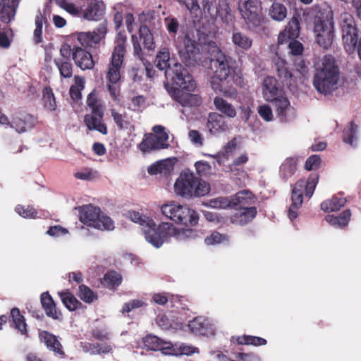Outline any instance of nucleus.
<instances>
[{
    "instance_id": "23",
    "label": "nucleus",
    "mask_w": 361,
    "mask_h": 361,
    "mask_svg": "<svg viewBox=\"0 0 361 361\" xmlns=\"http://www.w3.org/2000/svg\"><path fill=\"white\" fill-rule=\"evenodd\" d=\"M35 123V118L31 115H23L22 116H17L13 118L12 121H8L6 125L9 126L11 128L18 133H25L31 129Z\"/></svg>"
},
{
    "instance_id": "10",
    "label": "nucleus",
    "mask_w": 361,
    "mask_h": 361,
    "mask_svg": "<svg viewBox=\"0 0 361 361\" xmlns=\"http://www.w3.org/2000/svg\"><path fill=\"white\" fill-rule=\"evenodd\" d=\"M340 25L344 48L348 54L357 50L361 60V37L358 39V30L353 16L349 13H343L340 16Z\"/></svg>"
},
{
    "instance_id": "30",
    "label": "nucleus",
    "mask_w": 361,
    "mask_h": 361,
    "mask_svg": "<svg viewBox=\"0 0 361 361\" xmlns=\"http://www.w3.org/2000/svg\"><path fill=\"white\" fill-rule=\"evenodd\" d=\"M167 350V348H165ZM199 353L198 348L185 343L172 344L170 342V346L166 351L167 355L180 356L190 355L193 353Z\"/></svg>"
},
{
    "instance_id": "18",
    "label": "nucleus",
    "mask_w": 361,
    "mask_h": 361,
    "mask_svg": "<svg viewBox=\"0 0 361 361\" xmlns=\"http://www.w3.org/2000/svg\"><path fill=\"white\" fill-rule=\"evenodd\" d=\"M300 23L295 17H293L286 26L284 30L281 32L278 37V43L279 45L287 44L292 39L297 38L299 36Z\"/></svg>"
},
{
    "instance_id": "60",
    "label": "nucleus",
    "mask_w": 361,
    "mask_h": 361,
    "mask_svg": "<svg viewBox=\"0 0 361 361\" xmlns=\"http://www.w3.org/2000/svg\"><path fill=\"white\" fill-rule=\"evenodd\" d=\"M258 114L260 117L265 121H271L273 120L274 115L272 110L268 105H261L258 107Z\"/></svg>"
},
{
    "instance_id": "50",
    "label": "nucleus",
    "mask_w": 361,
    "mask_h": 361,
    "mask_svg": "<svg viewBox=\"0 0 361 361\" xmlns=\"http://www.w3.org/2000/svg\"><path fill=\"white\" fill-rule=\"evenodd\" d=\"M83 350L90 354L108 353L111 350V347L108 344L92 345L86 343L83 345Z\"/></svg>"
},
{
    "instance_id": "7",
    "label": "nucleus",
    "mask_w": 361,
    "mask_h": 361,
    "mask_svg": "<svg viewBox=\"0 0 361 361\" xmlns=\"http://www.w3.org/2000/svg\"><path fill=\"white\" fill-rule=\"evenodd\" d=\"M316 42L323 49H329L334 37L333 13L331 8L324 6L317 9L314 20Z\"/></svg>"
},
{
    "instance_id": "27",
    "label": "nucleus",
    "mask_w": 361,
    "mask_h": 361,
    "mask_svg": "<svg viewBox=\"0 0 361 361\" xmlns=\"http://www.w3.org/2000/svg\"><path fill=\"white\" fill-rule=\"evenodd\" d=\"M358 133V126L352 121L343 130V141L353 147H356L357 146Z\"/></svg>"
},
{
    "instance_id": "12",
    "label": "nucleus",
    "mask_w": 361,
    "mask_h": 361,
    "mask_svg": "<svg viewBox=\"0 0 361 361\" xmlns=\"http://www.w3.org/2000/svg\"><path fill=\"white\" fill-rule=\"evenodd\" d=\"M126 52V37L118 38L111 52L107 68L106 78L111 85H116L121 80V73L124 67Z\"/></svg>"
},
{
    "instance_id": "20",
    "label": "nucleus",
    "mask_w": 361,
    "mask_h": 361,
    "mask_svg": "<svg viewBox=\"0 0 361 361\" xmlns=\"http://www.w3.org/2000/svg\"><path fill=\"white\" fill-rule=\"evenodd\" d=\"M176 158H168L156 161L151 164L147 172L150 175H167L173 171Z\"/></svg>"
},
{
    "instance_id": "8",
    "label": "nucleus",
    "mask_w": 361,
    "mask_h": 361,
    "mask_svg": "<svg viewBox=\"0 0 361 361\" xmlns=\"http://www.w3.org/2000/svg\"><path fill=\"white\" fill-rule=\"evenodd\" d=\"M160 212L166 218L178 224L192 227L198 224L199 216L194 209L175 201L161 205Z\"/></svg>"
},
{
    "instance_id": "4",
    "label": "nucleus",
    "mask_w": 361,
    "mask_h": 361,
    "mask_svg": "<svg viewBox=\"0 0 361 361\" xmlns=\"http://www.w3.org/2000/svg\"><path fill=\"white\" fill-rule=\"evenodd\" d=\"M107 32L106 27L100 25L93 32L77 33V40L80 44L73 45V60L81 70H91L94 66L92 54L87 48H96Z\"/></svg>"
},
{
    "instance_id": "45",
    "label": "nucleus",
    "mask_w": 361,
    "mask_h": 361,
    "mask_svg": "<svg viewBox=\"0 0 361 361\" xmlns=\"http://www.w3.org/2000/svg\"><path fill=\"white\" fill-rule=\"evenodd\" d=\"M122 276L120 274L111 271L106 273L104 276L102 283L109 288L118 286L121 283Z\"/></svg>"
},
{
    "instance_id": "49",
    "label": "nucleus",
    "mask_w": 361,
    "mask_h": 361,
    "mask_svg": "<svg viewBox=\"0 0 361 361\" xmlns=\"http://www.w3.org/2000/svg\"><path fill=\"white\" fill-rule=\"evenodd\" d=\"M236 341L240 345H252L255 346L264 345L267 341L261 337L244 335L237 338Z\"/></svg>"
},
{
    "instance_id": "44",
    "label": "nucleus",
    "mask_w": 361,
    "mask_h": 361,
    "mask_svg": "<svg viewBox=\"0 0 361 361\" xmlns=\"http://www.w3.org/2000/svg\"><path fill=\"white\" fill-rule=\"evenodd\" d=\"M286 14V8L282 4L274 2L269 8V16L275 20H283Z\"/></svg>"
},
{
    "instance_id": "34",
    "label": "nucleus",
    "mask_w": 361,
    "mask_h": 361,
    "mask_svg": "<svg viewBox=\"0 0 361 361\" xmlns=\"http://www.w3.org/2000/svg\"><path fill=\"white\" fill-rule=\"evenodd\" d=\"M231 41L236 49L243 51L249 50L252 45V38L241 32H233Z\"/></svg>"
},
{
    "instance_id": "9",
    "label": "nucleus",
    "mask_w": 361,
    "mask_h": 361,
    "mask_svg": "<svg viewBox=\"0 0 361 361\" xmlns=\"http://www.w3.org/2000/svg\"><path fill=\"white\" fill-rule=\"evenodd\" d=\"M79 212V219L85 225L101 231H113L114 221L101 212L99 207L86 204L75 208Z\"/></svg>"
},
{
    "instance_id": "21",
    "label": "nucleus",
    "mask_w": 361,
    "mask_h": 361,
    "mask_svg": "<svg viewBox=\"0 0 361 361\" xmlns=\"http://www.w3.org/2000/svg\"><path fill=\"white\" fill-rule=\"evenodd\" d=\"M257 214V209L255 207H239L231 217L233 224L243 226L251 221Z\"/></svg>"
},
{
    "instance_id": "61",
    "label": "nucleus",
    "mask_w": 361,
    "mask_h": 361,
    "mask_svg": "<svg viewBox=\"0 0 361 361\" xmlns=\"http://www.w3.org/2000/svg\"><path fill=\"white\" fill-rule=\"evenodd\" d=\"M262 87V90H279L278 81L272 76H267L264 79Z\"/></svg>"
},
{
    "instance_id": "52",
    "label": "nucleus",
    "mask_w": 361,
    "mask_h": 361,
    "mask_svg": "<svg viewBox=\"0 0 361 361\" xmlns=\"http://www.w3.org/2000/svg\"><path fill=\"white\" fill-rule=\"evenodd\" d=\"M78 296L83 302L87 303H92L97 298V295L85 285L79 286Z\"/></svg>"
},
{
    "instance_id": "37",
    "label": "nucleus",
    "mask_w": 361,
    "mask_h": 361,
    "mask_svg": "<svg viewBox=\"0 0 361 361\" xmlns=\"http://www.w3.org/2000/svg\"><path fill=\"white\" fill-rule=\"evenodd\" d=\"M346 204V200L343 197H333L331 199L324 201L321 204L322 210L326 212H333L338 211Z\"/></svg>"
},
{
    "instance_id": "58",
    "label": "nucleus",
    "mask_w": 361,
    "mask_h": 361,
    "mask_svg": "<svg viewBox=\"0 0 361 361\" xmlns=\"http://www.w3.org/2000/svg\"><path fill=\"white\" fill-rule=\"evenodd\" d=\"M197 173L200 176H207L212 173V168L211 165L205 161H198L195 164Z\"/></svg>"
},
{
    "instance_id": "17",
    "label": "nucleus",
    "mask_w": 361,
    "mask_h": 361,
    "mask_svg": "<svg viewBox=\"0 0 361 361\" xmlns=\"http://www.w3.org/2000/svg\"><path fill=\"white\" fill-rule=\"evenodd\" d=\"M188 327L193 333L202 335L212 334L215 330L212 320L204 317H198L191 320Z\"/></svg>"
},
{
    "instance_id": "43",
    "label": "nucleus",
    "mask_w": 361,
    "mask_h": 361,
    "mask_svg": "<svg viewBox=\"0 0 361 361\" xmlns=\"http://www.w3.org/2000/svg\"><path fill=\"white\" fill-rule=\"evenodd\" d=\"M296 170V161L293 158L286 159L280 167V174L283 178L293 176Z\"/></svg>"
},
{
    "instance_id": "54",
    "label": "nucleus",
    "mask_w": 361,
    "mask_h": 361,
    "mask_svg": "<svg viewBox=\"0 0 361 361\" xmlns=\"http://www.w3.org/2000/svg\"><path fill=\"white\" fill-rule=\"evenodd\" d=\"M207 205L214 209H226L231 207V199L228 197H220L210 200Z\"/></svg>"
},
{
    "instance_id": "32",
    "label": "nucleus",
    "mask_w": 361,
    "mask_h": 361,
    "mask_svg": "<svg viewBox=\"0 0 361 361\" xmlns=\"http://www.w3.org/2000/svg\"><path fill=\"white\" fill-rule=\"evenodd\" d=\"M102 118L103 116H96L93 113L92 114H87L85 116V125L90 130H95L106 135L107 133V128L102 122Z\"/></svg>"
},
{
    "instance_id": "24",
    "label": "nucleus",
    "mask_w": 361,
    "mask_h": 361,
    "mask_svg": "<svg viewBox=\"0 0 361 361\" xmlns=\"http://www.w3.org/2000/svg\"><path fill=\"white\" fill-rule=\"evenodd\" d=\"M105 6L102 1L90 0L83 12V18L88 20H98L102 16Z\"/></svg>"
},
{
    "instance_id": "22",
    "label": "nucleus",
    "mask_w": 361,
    "mask_h": 361,
    "mask_svg": "<svg viewBox=\"0 0 361 361\" xmlns=\"http://www.w3.org/2000/svg\"><path fill=\"white\" fill-rule=\"evenodd\" d=\"M171 97L183 106H196L202 103L201 97L190 92H169Z\"/></svg>"
},
{
    "instance_id": "31",
    "label": "nucleus",
    "mask_w": 361,
    "mask_h": 361,
    "mask_svg": "<svg viewBox=\"0 0 361 361\" xmlns=\"http://www.w3.org/2000/svg\"><path fill=\"white\" fill-rule=\"evenodd\" d=\"M230 199L231 207H251L250 205L255 202L252 193L247 190L240 191L232 196Z\"/></svg>"
},
{
    "instance_id": "57",
    "label": "nucleus",
    "mask_w": 361,
    "mask_h": 361,
    "mask_svg": "<svg viewBox=\"0 0 361 361\" xmlns=\"http://www.w3.org/2000/svg\"><path fill=\"white\" fill-rule=\"evenodd\" d=\"M321 163V157L319 155H312L306 160L305 169L307 171L317 170L320 167Z\"/></svg>"
},
{
    "instance_id": "19",
    "label": "nucleus",
    "mask_w": 361,
    "mask_h": 361,
    "mask_svg": "<svg viewBox=\"0 0 361 361\" xmlns=\"http://www.w3.org/2000/svg\"><path fill=\"white\" fill-rule=\"evenodd\" d=\"M20 0H0V20L4 23H9L16 16V9Z\"/></svg>"
},
{
    "instance_id": "5",
    "label": "nucleus",
    "mask_w": 361,
    "mask_h": 361,
    "mask_svg": "<svg viewBox=\"0 0 361 361\" xmlns=\"http://www.w3.org/2000/svg\"><path fill=\"white\" fill-rule=\"evenodd\" d=\"M315 73L313 85L317 90H330L341 79V71L336 60L331 54H326L314 62Z\"/></svg>"
},
{
    "instance_id": "64",
    "label": "nucleus",
    "mask_w": 361,
    "mask_h": 361,
    "mask_svg": "<svg viewBox=\"0 0 361 361\" xmlns=\"http://www.w3.org/2000/svg\"><path fill=\"white\" fill-rule=\"evenodd\" d=\"M188 137L190 141L196 146L201 147L203 145L204 139L202 134L196 130H191L188 133Z\"/></svg>"
},
{
    "instance_id": "28",
    "label": "nucleus",
    "mask_w": 361,
    "mask_h": 361,
    "mask_svg": "<svg viewBox=\"0 0 361 361\" xmlns=\"http://www.w3.org/2000/svg\"><path fill=\"white\" fill-rule=\"evenodd\" d=\"M40 300L48 317L54 319H61V314L60 312L57 311L52 298L47 292H44L41 295Z\"/></svg>"
},
{
    "instance_id": "16",
    "label": "nucleus",
    "mask_w": 361,
    "mask_h": 361,
    "mask_svg": "<svg viewBox=\"0 0 361 361\" xmlns=\"http://www.w3.org/2000/svg\"><path fill=\"white\" fill-rule=\"evenodd\" d=\"M207 127L210 134L219 135L229 130V126L221 115L210 113L208 116Z\"/></svg>"
},
{
    "instance_id": "53",
    "label": "nucleus",
    "mask_w": 361,
    "mask_h": 361,
    "mask_svg": "<svg viewBox=\"0 0 361 361\" xmlns=\"http://www.w3.org/2000/svg\"><path fill=\"white\" fill-rule=\"evenodd\" d=\"M156 322L162 329H176L178 325L173 322V320L166 314H159L157 316Z\"/></svg>"
},
{
    "instance_id": "15",
    "label": "nucleus",
    "mask_w": 361,
    "mask_h": 361,
    "mask_svg": "<svg viewBox=\"0 0 361 361\" xmlns=\"http://www.w3.org/2000/svg\"><path fill=\"white\" fill-rule=\"evenodd\" d=\"M264 98L272 104L281 121L286 122L295 117L294 108L283 92H264Z\"/></svg>"
},
{
    "instance_id": "41",
    "label": "nucleus",
    "mask_w": 361,
    "mask_h": 361,
    "mask_svg": "<svg viewBox=\"0 0 361 361\" xmlns=\"http://www.w3.org/2000/svg\"><path fill=\"white\" fill-rule=\"evenodd\" d=\"M138 149L143 153L159 149L155 142V137L152 133H146L142 141L138 145Z\"/></svg>"
},
{
    "instance_id": "51",
    "label": "nucleus",
    "mask_w": 361,
    "mask_h": 361,
    "mask_svg": "<svg viewBox=\"0 0 361 361\" xmlns=\"http://www.w3.org/2000/svg\"><path fill=\"white\" fill-rule=\"evenodd\" d=\"M15 211L19 216L25 219H35L37 216L36 209L30 205L18 204L16 207Z\"/></svg>"
},
{
    "instance_id": "42",
    "label": "nucleus",
    "mask_w": 361,
    "mask_h": 361,
    "mask_svg": "<svg viewBox=\"0 0 361 361\" xmlns=\"http://www.w3.org/2000/svg\"><path fill=\"white\" fill-rule=\"evenodd\" d=\"M140 38L142 40L145 48L152 49L154 48V37L147 25H141L139 30Z\"/></svg>"
},
{
    "instance_id": "48",
    "label": "nucleus",
    "mask_w": 361,
    "mask_h": 361,
    "mask_svg": "<svg viewBox=\"0 0 361 361\" xmlns=\"http://www.w3.org/2000/svg\"><path fill=\"white\" fill-rule=\"evenodd\" d=\"M228 235L214 231L204 238V243L207 245H216L228 243Z\"/></svg>"
},
{
    "instance_id": "36",
    "label": "nucleus",
    "mask_w": 361,
    "mask_h": 361,
    "mask_svg": "<svg viewBox=\"0 0 361 361\" xmlns=\"http://www.w3.org/2000/svg\"><path fill=\"white\" fill-rule=\"evenodd\" d=\"M111 114L116 126L123 130H134L135 126L126 114H121L114 109H111Z\"/></svg>"
},
{
    "instance_id": "33",
    "label": "nucleus",
    "mask_w": 361,
    "mask_h": 361,
    "mask_svg": "<svg viewBox=\"0 0 361 361\" xmlns=\"http://www.w3.org/2000/svg\"><path fill=\"white\" fill-rule=\"evenodd\" d=\"M276 71L279 77L284 81L290 80L293 77L292 73L290 71L287 62L281 58L278 54H276L272 59Z\"/></svg>"
},
{
    "instance_id": "40",
    "label": "nucleus",
    "mask_w": 361,
    "mask_h": 361,
    "mask_svg": "<svg viewBox=\"0 0 361 361\" xmlns=\"http://www.w3.org/2000/svg\"><path fill=\"white\" fill-rule=\"evenodd\" d=\"M154 133L155 142L159 149L167 148L169 145L167 143L169 135L165 131V128L162 126H155L152 128Z\"/></svg>"
},
{
    "instance_id": "38",
    "label": "nucleus",
    "mask_w": 361,
    "mask_h": 361,
    "mask_svg": "<svg viewBox=\"0 0 361 361\" xmlns=\"http://www.w3.org/2000/svg\"><path fill=\"white\" fill-rule=\"evenodd\" d=\"M54 64L57 67L61 77L70 78L73 75V66L68 59H55Z\"/></svg>"
},
{
    "instance_id": "13",
    "label": "nucleus",
    "mask_w": 361,
    "mask_h": 361,
    "mask_svg": "<svg viewBox=\"0 0 361 361\" xmlns=\"http://www.w3.org/2000/svg\"><path fill=\"white\" fill-rule=\"evenodd\" d=\"M238 9L251 30L257 31L267 22L260 0H247L239 3Z\"/></svg>"
},
{
    "instance_id": "29",
    "label": "nucleus",
    "mask_w": 361,
    "mask_h": 361,
    "mask_svg": "<svg viewBox=\"0 0 361 361\" xmlns=\"http://www.w3.org/2000/svg\"><path fill=\"white\" fill-rule=\"evenodd\" d=\"M351 217V212L350 209H345L340 214L339 216L327 215L325 217V220L331 226L343 228L347 226L349 224Z\"/></svg>"
},
{
    "instance_id": "47",
    "label": "nucleus",
    "mask_w": 361,
    "mask_h": 361,
    "mask_svg": "<svg viewBox=\"0 0 361 361\" xmlns=\"http://www.w3.org/2000/svg\"><path fill=\"white\" fill-rule=\"evenodd\" d=\"M62 302L70 311L75 310L80 302L69 292L59 293Z\"/></svg>"
},
{
    "instance_id": "35",
    "label": "nucleus",
    "mask_w": 361,
    "mask_h": 361,
    "mask_svg": "<svg viewBox=\"0 0 361 361\" xmlns=\"http://www.w3.org/2000/svg\"><path fill=\"white\" fill-rule=\"evenodd\" d=\"M87 104L96 116H103L105 108L104 102L98 98L96 92H91L87 99Z\"/></svg>"
},
{
    "instance_id": "1",
    "label": "nucleus",
    "mask_w": 361,
    "mask_h": 361,
    "mask_svg": "<svg viewBox=\"0 0 361 361\" xmlns=\"http://www.w3.org/2000/svg\"><path fill=\"white\" fill-rule=\"evenodd\" d=\"M127 215L133 222L142 226L146 241L155 248L161 247L171 238L183 242L199 236L196 230L178 228L170 222H161L157 226L152 218L139 212L130 211Z\"/></svg>"
},
{
    "instance_id": "46",
    "label": "nucleus",
    "mask_w": 361,
    "mask_h": 361,
    "mask_svg": "<svg viewBox=\"0 0 361 361\" xmlns=\"http://www.w3.org/2000/svg\"><path fill=\"white\" fill-rule=\"evenodd\" d=\"M11 316L13 319L15 328L22 334L26 333V324L23 315L18 308H13L11 311Z\"/></svg>"
},
{
    "instance_id": "25",
    "label": "nucleus",
    "mask_w": 361,
    "mask_h": 361,
    "mask_svg": "<svg viewBox=\"0 0 361 361\" xmlns=\"http://www.w3.org/2000/svg\"><path fill=\"white\" fill-rule=\"evenodd\" d=\"M39 338L41 341L46 345L47 348L54 352L56 355H59L60 357H64L65 353L62 345L56 336L47 331H42L39 333Z\"/></svg>"
},
{
    "instance_id": "2",
    "label": "nucleus",
    "mask_w": 361,
    "mask_h": 361,
    "mask_svg": "<svg viewBox=\"0 0 361 361\" xmlns=\"http://www.w3.org/2000/svg\"><path fill=\"white\" fill-rule=\"evenodd\" d=\"M155 63L159 70H165L166 78L172 86L171 90H195L197 83L193 76L175 58L171 57L169 49L162 48L158 51Z\"/></svg>"
},
{
    "instance_id": "63",
    "label": "nucleus",
    "mask_w": 361,
    "mask_h": 361,
    "mask_svg": "<svg viewBox=\"0 0 361 361\" xmlns=\"http://www.w3.org/2000/svg\"><path fill=\"white\" fill-rule=\"evenodd\" d=\"M294 66L295 70L302 76L305 77L309 72V68L305 61L301 58L296 59L294 61Z\"/></svg>"
},
{
    "instance_id": "6",
    "label": "nucleus",
    "mask_w": 361,
    "mask_h": 361,
    "mask_svg": "<svg viewBox=\"0 0 361 361\" xmlns=\"http://www.w3.org/2000/svg\"><path fill=\"white\" fill-rule=\"evenodd\" d=\"M173 190L178 196L191 199L207 195L210 191V186L192 172L184 170L176 180Z\"/></svg>"
},
{
    "instance_id": "26",
    "label": "nucleus",
    "mask_w": 361,
    "mask_h": 361,
    "mask_svg": "<svg viewBox=\"0 0 361 361\" xmlns=\"http://www.w3.org/2000/svg\"><path fill=\"white\" fill-rule=\"evenodd\" d=\"M143 343L145 347L151 350H159L162 354L167 355L165 348H169L170 342L160 339L154 335H147L143 338Z\"/></svg>"
},
{
    "instance_id": "55",
    "label": "nucleus",
    "mask_w": 361,
    "mask_h": 361,
    "mask_svg": "<svg viewBox=\"0 0 361 361\" xmlns=\"http://www.w3.org/2000/svg\"><path fill=\"white\" fill-rule=\"evenodd\" d=\"M42 102L47 110L52 111L56 109V104L53 92H44L42 97Z\"/></svg>"
},
{
    "instance_id": "62",
    "label": "nucleus",
    "mask_w": 361,
    "mask_h": 361,
    "mask_svg": "<svg viewBox=\"0 0 361 361\" xmlns=\"http://www.w3.org/2000/svg\"><path fill=\"white\" fill-rule=\"evenodd\" d=\"M231 11L228 0H219L218 7L216 8V13L222 18L224 16L226 18Z\"/></svg>"
},
{
    "instance_id": "14",
    "label": "nucleus",
    "mask_w": 361,
    "mask_h": 361,
    "mask_svg": "<svg viewBox=\"0 0 361 361\" xmlns=\"http://www.w3.org/2000/svg\"><path fill=\"white\" fill-rule=\"evenodd\" d=\"M201 45L197 41L186 36L183 39V49L180 51L182 61L187 66H207L208 61L201 51L205 50V45Z\"/></svg>"
},
{
    "instance_id": "39",
    "label": "nucleus",
    "mask_w": 361,
    "mask_h": 361,
    "mask_svg": "<svg viewBox=\"0 0 361 361\" xmlns=\"http://www.w3.org/2000/svg\"><path fill=\"white\" fill-rule=\"evenodd\" d=\"M214 104L216 109L229 118H234L236 116L235 108L225 99L216 97L214 98Z\"/></svg>"
},
{
    "instance_id": "59",
    "label": "nucleus",
    "mask_w": 361,
    "mask_h": 361,
    "mask_svg": "<svg viewBox=\"0 0 361 361\" xmlns=\"http://www.w3.org/2000/svg\"><path fill=\"white\" fill-rule=\"evenodd\" d=\"M144 305H145V302L143 300L135 299L125 303L121 311L122 313L130 312L133 310L142 307Z\"/></svg>"
},
{
    "instance_id": "11",
    "label": "nucleus",
    "mask_w": 361,
    "mask_h": 361,
    "mask_svg": "<svg viewBox=\"0 0 361 361\" xmlns=\"http://www.w3.org/2000/svg\"><path fill=\"white\" fill-rule=\"evenodd\" d=\"M319 180V176L317 174L311 175L307 180H300L298 181L292 190L291 200L292 203L288 209V218L293 220L297 218L298 209L302 204V193L310 197L313 195L315 188Z\"/></svg>"
},
{
    "instance_id": "3",
    "label": "nucleus",
    "mask_w": 361,
    "mask_h": 361,
    "mask_svg": "<svg viewBox=\"0 0 361 361\" xmlns=\"http://www.w3.org/2000/svg\"><path fill=\"white\" fill-rule=\"evenodd\" d=\"M208 57L207 66L213 74L209 80L213 90H221V82L226 80L235 68V61L224 53L214 41H209L205 45Z\"/></svg>"
},
{
    "instance_id": "56",
    "label": "nucleus",
    "mask_w": 361,
    "mask_h": 361,
    "mask_svg": "<svg viewBox=\"0 0 361 361\" xmlns=\"http://www.w3.org/2000/svg\"><path fill=\"white\" fill-rule=\"evenodd\" d=\"M288 48L289 49V54L292 56H301L304 47L301 42L296 40V38L292 39L288 43Z\"/></svg>"
}]
</instances>
